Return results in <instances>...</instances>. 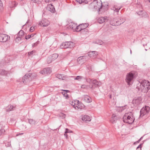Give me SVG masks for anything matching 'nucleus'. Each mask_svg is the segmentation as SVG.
<instances>
[{
    "label": "nucleus",
    "mask_w": 150,
    "mask_h": 150,
    "mask_svg": "<svg viewBox=\"0 0 150 150\" xmlns=\"http://www.w3.org/2000/svg\"><path fill=\"white\" fill-rule=\"evenodd\" d=\"M136 88L139 91L146 93L150 89V83L147 80H143L137 84Z\"/></svg>",
    "instance_id": "1"
},
{
    "label": "nucleus",
    "mask_w": 150,
    "mask_h": 150,
    "mask_svg": "<svg viewBox=\"0 0 150 150\" xmlns=\"http://www.w3.org/2000/svg\"><path fill=\"white\" fill-rule=\"evenodd\" d=\"M123 120L125 123L129 124L132 123L135 120L133 112H130L125 113L123 117Z\"/></svg>",
    "instance_id": "2"
},
{
    "label": "nucleus",
    "mask_w": 150,
    "mask_h": 150,
    "mask_svg": "<svg viewBox=\"0 0 150 150\" xmlns=\"http://www.w3.org/2000/svg\"><path fill=\"white\" fill-rule=\"evenodd\" d=\"M68 102L76 109H81L84 107L83 104L79 100H76L74 101H70Z\"/></svg>",
    "instance_id": "3"
},
{
    "label": "nucleus",
    "mask_w": 150,
    "mask_h": 150,
    "mask_svg": "<svg viewBox=\"0 0 150 150\" xmlns=\"http://www.w3.org/2000/svg\"><path fill=\"white\" fill-rule=\"evenodd\" d=\"M25 34L23 30H21L17 35H15V40L18 43L20 41L25 39Z\"/></svg>",
    "instance_id": "4"
},
{
    "label": "nucleus",
    "mask_w": 150,
    "mask_h": 150,
    "mask_svg": "<svg viewBox=\"0 0 150 150\" xmlns=\"http://www.w3.org/2000/svg\"><path fill=\"white\" fill-rule=\"evenodd\" d=\"M32 80L31 75L30 74H25L23 78L22 81L24 83H26Z\"/></svg>",
    "instance_id": "5"
},
{
    "label": "nucleus",
    "mask_w": 150,
    "mask_h": 150,
    "mask_svg": "<svg viewBox=\"0 0 150 150\" xmlns=\"http://www.w3.org/2000/svg\"><path fill=\"white\" fill-rule=\"evenodd\" d=\"M10 37L8 35L2 34H0V42H5L9 40Z\"/></svg>",
    "instance_id": "6"
},
{
    "label": "nucleus",
    "mask_w": 150,
    "mask_h": 150,
    "mask_svg": "<svg viewBox=\"0 0 150 150\" xmlns=\"http://www.w3.org/2000/svg\"><path fill=\"white\" fill-rule=\"evenodd\" d=\"M150 108L149 106H146L145 108H142L140 110V115L142 116L148 113L149 112Z\"/></svg>",
    "instance_id": "7"
},
{
    "label": "nucleus",
    "mask_w": 150,
    "mask_h": 150,
    "mask_svg": "<svg viewBox=\"0 0 150 150\" xmlns=\"http://www.w3.org/2000/svg\"><path fill=\"white\" fill-rule=\"evenodd\" d=\"M66 26L69 29H72L74 30L76 26V24L72 22L71 21H68L66 22Z\"/></svg>",
    "instance_id": "8"
},
{
    "label": "nucleus",
    "mask_w": 150,
    "mask_h": 150,
    "mask_svg": "<svg viewBox=\"0 0 150 150\" xmlns=\"http://www.w3.org/2000/svg\"><path fill=\"white\" fill-rule=\"evenodd\" d=\"M134 75L131 73H129L126 76V81L129 85H130V82L133 79Z\"/></svg>",
    "instance_id": "9"
},
{
    "label": "nucleus",
    "mask_w": 150,
    "mask_h": 150,
    "mask_svg": "<svg viewBox=\"0 0 150 150\" xmlns=\"http://www.w3.org/2000/svg\"><path fill=\"white\" fill-rule=\"evenodd\" d=\"M110 23L111 25L115 26H117L120 25V21L117 18H112L110 21Z\"/></svg>",
    "instance_id": "10"
},
{
    "label": "nucleus",
    "mask_w": 150,
    "mask_h": 150,
    "mask_svg": "<svg viewBox=\"0 0 150 150\" xmlns=\"http://www.w3.org/2000/svg\"><path fill=\"white\" fill-rule=\"evenodd\" d=\"M6 125L5 122H1L0 123V136L3 134L5 132L4 128Z\"/></svg>",
    "instance_id": "11"
},
{
    "label": "nucleus",
    "mask_w": 150,
    "mask_h": 150,
    "mask_svg": "<svg viewBox=\"0 0 150 150\" xmlns=\"http://www.w3.org/2000/svg\"><path fill=\"white\" fill-rule=\"evenodd\" d=\"M87 56H83L79 57L77 59V61L79 64L83 63L86 61V59L88 58Z\"/></svg>",
    "instance_id": "12"
},
{
    "label": "nucleus",
    "mask_w": 150,
    "mask_h": 150,
    "mask_svg": "<svg viewBox=\"0 0 150 150\" xmlns=\"http://www.w3.org/2000/svg\"><path fill=\"white\" fill-rule=\"evenodd\" d=\"M142 101V98L139 97L137 98H134L132 100V103L135 106L139 105Z\"/></svg>",
    "instance_id": "13"
},
{
    "label": "nucleus",
    "mask_w": 150,
    "mask_h": 150,
    "mask_svg": "<svg viewBox=\"0 0 150 150\" xmlns=\"http://www.w3.org/2000/svg\"><path fill=\"white\" fill-rule=\"evenodd\" d=\"M52 72L50 68L48 67L43 69L40 72V73L42 74H50Z\"/></svg>",
    "instance_id": "14"
},
{
    "label": "nucleus",
    "mask_w": 150,
    "mask_h": 150,
    "mask_svg": "<svg viewBox=\"0 0 150 150\" xmlns=\"http://www.w3.org/2000/svg\"><path fill=\"white\" fill-rule=\"evenodd\" d=\"M16 105H9L5 109L6 111V112H9L12 110H13L16 109Z\"/></svg>",
    "instance_id": "15"
},
{
    "label": "nucleus",
    "mask_w": 150,
    "mask_h": 150,
    "mask_svg": "<svg viewBox=\"0 0 150 150\" xmlns=\"http://www.w3.org/2000/svg\"><path fill=\"white\" fill-rule=\"evenodd\" d=\"M75 44L71 41L66 42V50L68 48L71 49L74 46Z\"/></svg>",
    "instance_id": "16"
},
{
    "label": "nucleus",
    "mask_w": 150,
    "mask_h": 150,
    "mask_svg": "<svg viewBox=\"0 0 150 150\" xmlns=\"http://www.w3.org/2000/svg\"><path fill=\"white\" fill-rule=\"evenodd\" d=\"M83 98V100L87 103H90L92 101L91 98L88 95H84Z\"/></svg>",
    "instance_id": "17"
},
{
    "label": "nucleus",
    "mask_w": 150,
    "mask_h": 150,
    "mask_svg": "<svg viewBox=\"0 0 150 150\" xmlns=\"http://www.w3.org/2000/svg\"><path fill=\"white\" fill-rule=\"evenodd\" d=\"M98 55V52L96 51H91L88 53V55L91 57L95 58Z\"/></svg>",
    "instance_id": "18"
},
{
    "label": "nucleus",
    "mask_w": 150,
    "mask_h": 150,
    "mask_svg": "<svg viewBox=\"0 0 150 150\" xmlns=\"http://www.w3.org/2000/svg\"><path fill=\"white\" fill-rule=\"evenodd\" d=\"M47 9L48 10L50 11L52 13H54L55 11L54 6L51 4H50L47 6Z\"/></svg>",
    "instance_id": "19"
},
{
    "label": "nucleus",
    "mask_w": 150,
    "mask_h": 150,
    "mask_svg": "<svg viewBox=\"0 0 150 150\" xmlns=\"http://www.w3.org/2000/svg\"><path fill=\"white\" fill-rule=\"evenodd\" d=\"M49 24V23L48 21L43 20L39 22V25L42 26L46 27Z\"/></svg>",
    "instance_id": "20"
},
{
    "label": "nucleus",
    "mask_w": 150,
    "mask_h": 150,
    "mask_svg": "<svg viewBox=\"0 0 150 150\" xmlns=\"http://www.w3.org/2000/svg\"><path fill=\"white\" fill-rule=\"evenodd\" d=\"M107 20V17H101L98 18V22L100 23H103V22H105Z\"/></svg>",
    "instance_id": "21"
},
{
    "label": "nucleus",
    "mask_w": 150,
    "mask_h": 150,
    "mask_svg": "<svg viewBox=\"0 0 150 150\" xmlns=\"http://www.w3.org/2000/svg\"><path fill=\"white\" fill-rule=\"evenodd\" d=\"M81 28L83 30V32H87V30L86 28L89 25L88 23H85V24H81Z\"/></svg>",
    "instance_id": "22"
},
{
    "label": "nucleus",
    "mask_w": 150,
    "mask_h": 150,
    "mask_svg": "<svg viewBox=\"0 0 150 150\" xmlns=\"http://www.w3.org/2000/svg\"><path fill=\"white\" fill-rule=\"evenodd\" d=\"M91 6H93L94 8L96 9L97 8H98V3L96 0H94L91 3Z\"/></svg>",
    "instance_id": "23"
},
{
    "label": "nucleus",
    "mask_w": 150,
    "mask_h": 150,
    "mask_svg": "<svg viewBox=\"0 0 150 150\" xmlns=\"http://www.w3.org/2000/svg\"><path fill=\"white\" fill-rule=\"evenodd\" d=\"M82 120L85 122L87 121H90L91 120V119L90 117L88 115H84L82 117Z\"/></svg>",
    "instance_id": "24"
},
{
    "label": "nucleus",
    "mask_w": 150,
    "mask_h": 150,
    "mask_svg": "<svg viewBox=\"0 0 150 150\" xmlns=\"http://www.w3.org/2000/svg\"><path fill=\"white\" fill-rule=\"evenodd\" d=\"M8 71L4 69L0 70V74L3 76H6L8 73Z\"/></svg>",
    "instance_id": "25"
},
{
    "label": "nucleus",
    "mask_w": 150,
    "mask_h": 150,
    "mask_svg": "<svg viewBox=\"0 0 150 150\" xmlns=\"http://www.w3.org/2000/svg\"><path fill=\"white\" fill-rule=\"evenodd\" d=\"M56 77L59 79L64 80L66 79V77L64 76H63V75L60 74H56Z\"/></svg>",
    "instance_id": "26"
},
{
    "label": "nucleus",
    "mask_w": 150,
    "mask_h": 150,
    "mask_svg": "<svg viewBox=\"0 0 150 150\" xmlns=\"http://www.w3.org/2000/svg\"><path fill=\"white\" fill-rule=\"evenodd\" d=\"M138 14L142 17L146 15V13L144 11H141L138 12Z\"/></svg>",
    "instance_id": "27"
},
{
    "label": "nucleus",
    "mask_w": 150,
    "mask_h": 150,
    "mask_svg": "<svg viewBox=\"0 0 150 150\" xmlns=\"http://www.w3.org/2000/svg\"><path fill=\"white\" fill-rule=\"evenodd\" d=\"M75 29L76 30V31L77 32H79L81 31V32H83V30L82 29V28H81V24L79 25L78 26L76 25V27Z\"/></svg>",
    "instance_id": "28"
},
{
    "label": "nucleus",
    "mask_w": 150,
    "mask_h": 150,
    "mask_svg": "<svg viewBox=\"0 0 150 150\" xmlns=\"http://www.w3.org/2000/svg\"><path fill=\"white\" fill-rule=\"evenodd\" d=\"M117 117L116 116L113 115L112 118L110 120V121L111 122L114 123H115L116 120H117Z\"/></svg>",
    "instance_id": "29"
},
{
    "label": "nucleus",
    "mask_w": 150,
    "mask_h": 150,
    "mask_svg": "<svg viewBox=\"0 0 150 150\" xmlns=\"http://www.w3.org/2000/svg\"><path fill=\"white\" fill-rule=\"evenodd\" d=\"M59 55L57 54H54L50 56L53 61L56 59L58 57Z\"/></svg>",
    "instance_id": "30"
},
{
    "label": "nucleus",
    "mask_w": 150,
    "mask_h": 150,
    "mask_svg": "<svg viewBox=\"0 0 150 150\" xmlns=\"http://www.w3.org/2000/svg\"><path fill=\"white\" fill-rule=\"evenodd\" d=\"M92 83L95 86H98L100 84V83L96 79L93 80Z\"/></svg>",
    "instance_id": "31"
},
{
    "label": "nucleus",
    "mask_w": 150,
    "mask_h": 150,
    "mask_svg": "<svg viewBox=\"0 0 150 150\" xmlns=\"http://www.w3.org/2000/svg\"><path fill=\"white\" fill-rule=\"evenodd\" d=\"M28 122L29 123L32 125H35L36 122L35 120L31 119H29Z\"/></svg>",
    "instance_id": "32"
},
{
    "label": "nucleus",
    "mask_w": 150,
    "mask_h": 150,
    "mask_svg": "<svg viewBox=\"0 0 150 150\" xmlns=\"http://www.w3.org/2000/svg\"><path fill=\"white\" fill-rule=\"evenodd\" d=\"M35 34H32L30 35H26V34L25 35V39L28 40L31 38L33 37L35 35Z\"/></svg>",
    "instance_id": "33"
},
{
    "label": "nucleus",
    "mask_w": 150,
    "mask_h": 150,
    "mask_svg": "<svg viewBox=\"0 0 150 150\" xmlns=\"http://www.w3.org/2000/svg\"><path fill=\"white\" fill-rule=\"evenodd\" d=\"M74 77V80H77L78 81H81V80L83 78V77L80 76H77L76 77Z\"/></svg>",
    "instance_id": "34"
},
{
    "label": "nucleus",
    "mask_w": 150,
    "mask_h": 150,
    "mask_svg": "<svg viewBox=\"0 0 150 150\" xmlns=\"http://www.w3.org/2000/svg\"><path fill=\"white\" fill-rule=\"evenodd\" d=\"M77 2H78L79 4H81L83 3L86 4L87 3L88 1L87 0H76Z\"/></svg>",
    "instance_id": "35"
},
{
    "label": "nucleus",
    "mask_w": 150,
    "mask_h": 150,
    "mask_svg": "<svg viewBox=\"0 0 150 150\" xmlns=\"http://www.w3.org/2000/svg\"><path fill=\"white\" fill-rule=\"evenodd\" d=\"M71 97V95L69 90H66V99L69 98Z\"/></svg>",
    "instance_id": "36"
},
{
    "label": "nucleus",
    "mask_w": 150,
    "mask_h": 150,
    "mask_svg": "<svg viewBox=\"0 0 150 150\" xmlns=\"http://www.w3.org/2000/svg\"><path fill=\"white\" fill-rule=\"evenodd\" d=\"M72 133V131L69 130V129L66 128V139L69 138L68 137L69 136V135L68 134V133Z\"/></svg>",
    "instance_id": "37"
},
{
    "label": "nucleus",
    "mask_w": 150,
    "mask_h": 150,
    "mask_svg": "<svg viewBox=\"0 0 150 150\" xmlns=\"http://www.w3.org/2000/svg\"><path fill=\"white\" fill-rule=\"evenodd\" d=\"M54 61L52 59V58L50 56H49L48 57L47 59V62L48 64L51 63L52 61Z\"/></svg>",
    "instance_id": "38"
},
{
    "label": "nucleus",
    "mask_w": 150,
    "mask_h": 150,
    "mask_svg": "<svg viewBox=\"0 0 150 150\" xmlns=\"http://www.w3.org/2000/svg\"><path fill=\"white\" fill-rule=\"evenodd\" d=\"M12 5L10 6V7L11 8L14 7L16 6L17 5V4L16 3V2L15 1H13L11 2Z\"/></svg>",
    "instance_id": "39"
},
{
    "label": "nucleus",
    "mask_w": 150,
    "mask_h": 150,
    "mask_svg": "<svg viewBox=\"0 0 150 150\" xmlns=\"http://www.w3.org/2000/svg\"><path fill=\"white\" fill-rule=\"evenodd\" d=\"M59 117H61L62 118H64L65 117V114L62 112H60L59 114Z\"/></svg>",
    "instance_id": "40"
},
{
    "label": "nucleus",
    "mask_w": 150,
    "mask_h": 150,
    "mask_svg": "<svg viewBox=\"0 0 150 150\" xmlns=\"http://www.w3.org/2000/svg\"><path fill=\"white\" fill-rule=\"evenodd\" d=\"M66 46V42H63L60 45V48L61 49L65 48V46Z\"/></svg>",
    "instance_id": "41"
},
{
    "label": "nucleus",
    "mask_w": 150,
    "mask_h": 150,
    "mask_svg": "<svg viewBox=\"0 0 150 150\" xmlns=\"http://www.w3.org/2000/svg\"><path fill=\"white\" fill-rule=\"evenodd\" d=\"M118 20L120 21V25L123 23L125 21V20L124 18H121L119 19Z\"/></svg>",
    "instance_id": "42"
},
{
    "label": "nucleus",
    "mask_w": 150,
    "mask_h": 150,
    "mask_svg": "<svg viewBox=\"0 0 150 150\" xmlns=\"http://www.w3.org/2000/svg\"><path fill=\"white\" fill-rule=\"evenodd\" d=\"M31 1L37 4H39L40 3L39 0H31Z\"/></svg>",
    "instance_id": "43"
},
{
    "label": "nucleus",
    "mask_w": 150,
    "mask_h": 150,
    "mask_svg": "<svg viewBox=\"0 0 150 150\" xmlns=\"http://www.w3.org/2000/svg\"><path fill=\"white\" fill-rule=\"evenodd\" d=\"M113 10L116 12H118L120 9L121 8V7H118L117 8H114Z\"/></svg>",
    "instance_id": "44"
},
{
    "label": "nucleus",
    "mask_w": 150,
    "mask_h": 150,
    "mask_svg": "<svg viewBox=\"0 0 150 150\" xmlns=\"http://www.w3.org/2000/svg\"><path fill=\"white\" fill-rule=\"evenodd\" d=\"M35 52V50H32L30 52H28V54L29 55H31L33 54Z\"/></svg>",
    "instance_id": "45"
},
{
    "label": "nucleus",
    "mask_w": 150,
    "mask_h": 150,
    "mask_svg": "<svg viewBox=\"0 0 150 150\" xmlns=\"http://www.w3.org/2000/svg\"><path fill=\"white\" fill-rule=\"evenodd\" d=\"M39 42L37 41L36 42L32 44V46L33 47H34L36 46H37L39 44Z\"/></svg>",
    "instance_id": "46"
},
{
    "label": "nucleus",
    "mask_w": 150,
    "mask_h": 150,
    "mask_svg": "<svg viewBox=\"0 0 150 150\" xmlns=\"http://www.w3.org/2000/svg\"><path fill=\"white\" fill-rule=\"evenodd\" d=\"M127 107V105H125L124 106L120 107V109L121 110V111H122V110H123L125 109Z\"/></svg>",
    "instance_id": "47"
},
{
    "label": "nucleus",
    "mask_w": 150,
    "mask_h": 150,
    "mask_svg": "<svg viewBox=\"0 0 150 150\" xmlns=\"http://www.w3.org/2000/svg\"><path fill=\"white\" fill-rule=\"evenodd\" d=\"M3 6L2 2L1 1V0H0V10H1L3 9Z\"/></svg>",
    "instance_id": "48"
},
{
    "label": "nucleus",
    "mask_w": 150,
    "mask_h": 150,
    "mask_svg": "<svg viewBox=\"0 0 150 150\" xmlns=\"http://www.w3.org/2000/svg\"><path fill=\"white\" fill-rule=\"evenodd\" d=\"M35 30L34 27L33 26L31 27L30 29V32H33Z\"/></svg>",
    "instance_id": "49"
},
{
    "label": "nucleus",
    "mask_w": 150,
    "mask_h": 150,
    "mask_svg": "<svg viewBox=\"0 0 150 150\" xmlns=\"http://www.w3.org/2000/svg\"><path fill=\"white\" fill-rule=\"evenodd\" d=\"M55 0H45V1L46 3H48L51 1H54Z\"/></svg>",
    "instance_id": "50"
},
{
    "label": "nucleus",
    "mask_w": 150,
    "mask_h": 150,
    "mask_svg": "<svg viewBox=\"0 0 150 150\" xmlns=\"http://www.w3.org/2000/svg\"><path fill=\"white\" fill-rule=\"evenodd\" d=\"M93 80L91 79H86V81L87 82H88L89 83H92V81Z\"/></svg>",
    "instance_id": "51"
},
{
    "label": "nucleus",
    "mask_w": 150,
    "mask_h": 150,
    "mask_svg": "<svg viewBox=\"0 0 150 150\" xmlns=\"http://www.w3.org/2000/svg\"><path fill=\"white\" fill-rule=\"evenodd\" d=\"M142 144H140L137 148V149H139V148H140V149H141V148H142Z\"/></svg>",
    "instance_id": "52"
},
{
    "label": "nucleus",
    "mask_w": 150,
    "mask_h": 150,
    "mask_svg": "<svg viewBox=\"0 0 150 150\" xmlns=\"http://www.w3.org/2000/svg\"><path fill=\"white\" fill-rule=\"evenodd\" d=\"M6 146L7 147L10 146H11V143L10 142H8L7 145H6Z\"/></svg>",
    "instance_id": "53"
},
{
    "label": "nucleus",
    "mask_w": 150,
    "mask_h": 150,
    "mask_svg": "<svg viewBox=\"0 0 150 150\" xmlns=\"http://www.w3.org/2000/svg\"><path fill=\"white\" fill-rule=\"evenodd\" d=\"M23 134V133H17L16 134V136H18L19 135H22Z\"/></svg>",
    "instance_id": "54"
},
{
    "label": "nucleus",
    "mask_w": 150,
    "mask_h": 150,
    "mask_svg": "<svg viewBox=\"0 0 150 150\" xmlns=\"http://www.w3.org/2000/svg\"><path fill=\"white\" fill-rule=\"evenodd\" d=\"M3 66V62H0V67Z\"/></svg>",
    "instance_id": "55"
},
{
    "label": "nucleus",
    "mask_w": 150,
    "mask_h": 150,
    "mask_svg": "<svg viewBox=\"0 0 150 150\" xmlns=\"http://www.w3.org/2000/svg\"><path fill=\"white\" fill-rule=\"evenodd\" d=\"M143 138V137H142L141 138L137 141L138 142H139L141 140V139Z\"/></svg>",
    "instance_id": "56"
},
{
    "label": "nucleus",
    "mask_w": 150,
    "mask_h": 150,
    "mask_svg": "<svg viewBox=\"0 0 150 150\" xmlns=\"http://www.w3.org/2000/svg\"><path fill=\"white\" fill-rule=\"evenodd\" d=\"M86 87V85H82L81 86V88H85Z\"/></svg>",
    "instance_id": "57"
},
{
    "label": "nucleus",
    "mask_w": 150,
    "mask_h": 150,
    "mask_svg": "<svg viewBox=\"0 0 150 150\" xmlns=\"http://www.w3.org/2000/svg\"><path fill=\"white\" fill-rule=\"evenodd\" d=\"M62 94L64 96L66 97V96H65L66 95H65V93L62 92Z\"/></svg>",
    "instance_id": "58"
},
{
    "label": "nucleus",
    "mask_w": 150,
    "mask_h": 150,
    "mask_svg": "<svg viewBox=\"0 0 150 150\" xmlns=\"http://www.w3.org/2000/svg\"><path fill=\"white\" fill-rule=\"evenodd\" d=\"M100 41V45H101L103 44V42L101 40Z\"/></svg>",
    "instance_id": "59"
},
{
    "label": "nucleus",
    "mask_w": 150,
    "mask_h": 150,
    "mask_svg": "<svg viewBox=\"0 0 150 150\" xmlns=\"http://www.w3.org/2000/svg\"><path fill=\"white\" fill-rule=\"evenodd\" d=\"M139 143V142H137H137H134V144H137V143Z\"/></svg>",
    "instance_id": "60"
},
{
    "label": "nucleus",
    "mask_w": 150,
    "mask_h": 150,
    "mask_svg": "<svg viewBox=\"0 0 150 150\" xmlns=\"http://www.w3.org/2000/svg\"><path fill=\"white\" fill-rule=\"evenodd\" d=\"M91 88H94V86H91Z\"/></svg>",
    "instance_id": "61"
},
{
    "label": "nucleus",
    "mask_w": 150,
    "mask_h": 150,
    "mask_svg": "<svg viewBox=\"0 0 150 150\" xmlns=\"http://www.w3.org/2000/svg\"><path fill=\"white\" fill-rule=\"evenodd\" d=\"M110 99H111V98H112V96L111 95H110Z\"/></svg>",
    "instance_id": "62"
},
{
    "label": "nucleus",
    "mask_w": 150,
    "mask_h": 150,
    "mask_svg": "<svg viewBox=\"0 0 150 150\" xmlns=\"http://www.w3.org/2000/svg\"><path fill=\"white\" fill-rule=\"evenodd\" d=\"M64 136H66V129L65 130V131L64 132Z\"/></svg>",
    "instance_id": "63"
},
{
    "label": "nucleus",
    "mask_w": 150,
    "mask_h": 150,
    "mask_svg": "<svg viewBox=\"0 0 150 150\" xmlns=\"http://www.w3.org/2000/svg\"><path fill=\"white\" fill-rule=\"evenodd\" d=\"M143 45L144 46L145 45H146V44H145L143 43Z\"/></svg>",
    "instance_id": "64"
}]
</instances>
